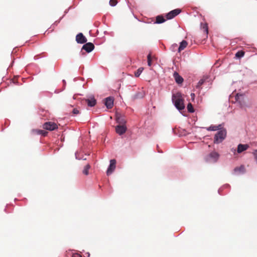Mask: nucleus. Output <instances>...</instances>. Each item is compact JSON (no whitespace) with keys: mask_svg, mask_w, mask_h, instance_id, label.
Returning <instances> with one entry per match:
<instances>
[{"mask_svg":"<svg viewBox=\"0 0 257 257\" xmlns=\"http://www.w3.org/2000/svg\"><path fill=\"white\" fill-rule=\"evenodd\" d=\"M172 101L174 105L179 111L185 108L184 100L182 98L181 93L177 92L176 94H173L172 96Z\"/></svg>","mask_w":257,"mask_h":257,"instance_id":"1","label":"nucleus"},{"mask_svg":"<svg viewBox=\"0 0 257 257\" xmlns=\"http://www.w3.org/2000/svg\"><path fill=\"white\" fill-rule=\"evenodd\" d=\"M226 134L227 131L225 128H223V130L218 131L214 136V143L218 144L222 143L225 139Z\"/></svg>","mask_w":257,"mask_h":257,"instance_id":"2","label":"nucleus"},{"mask_svg":"<svg viewBox=\"0 0 257 257\" xmlns=\"http://www.w3.org/2000/svg\"><path fill=\"white\" fill-rule=\"evenodd\" d=\"M235 99L236 102H238L239 104L240 107L241 108H244L245 107H249V105L246 102V99L245 96L242 94L237 93L235 96Z\"/></svg>","mask_w":257,"mask_h":257,"instance_id":"3","label":"nucleus"},{"mask_svg":"<svg viewBox=\"0 0 257 257\" xmlns=\"http://www.w3.org/2000/svg\"><path fill=\"white\" fill-rule=\"evenodd\" d=\"M219 157V155L218 153L212 152L205 157L204 160L207 163H214L217 162Z\"/></svg>","mask_w":257,"mask_h":257,"instance_id":"4","label":"nucleus"},{"mask_svg":"<svg viewBox=\"0 0 257 257\" xmlns=\"http://www.w3.org/2000/svg\"><path fill=\"white\" fill-rule=\"evenodd\" d=\"M43 128L50 131H54L58 128L57 124L54 122L47 121L43 125Z\"/></svg>","mask_w":257,"mask_h":257,"instance_id":"5","label":"nucleus"},{"mask_svg":"<svg viewBox=\"0 0 257 257\" xmlns=\"http://www.w3.org/2000/svg\"><path fill=\"white\" fill-rule=\"evenodd\" d=\"M181 12V10L180 9H176L172 10L166 14V19L167 20H171L180 14Z\"/></svg>","mask_w":257,"mask_h":257,"instance_id":"6","label":"nucleus"},{"mask_svg":"<svg viewBox=\"0 0 257 257\" xmlns=\"http://www.w3.org/2000/svg\"><path fill=\"white\" fill-rule=\"evenodd\" d=\"M116 167V160L115 159H111L109 162V165L106 171V174L107 176L111 174L114 171Z\"/></svg>","mask_w":257,"mask_h":257,"instance_id":"7","label":"nucleus"},{"mask_svg":"<svg viewBox=\"0 0 257 257\" xmlns=\"http://www.w3.org/2000/svg\"><path fill=\"white\" fill-rule=\"evenodd\" d=\"M115 119L116 122L119 124H125L126 122L125 116L119 112L115 113Z\"/></svg>","mask_w":257,"mask_h":257,"instance_id":"8","label":"nucleus"},{"mask_svg":"<svg viewBox=\"0 0 257 257\" xmlns=\"http://www.w3.org/2000/svg\"><path fill=\"white\" fill-rule=\"evenodd\" d=\"M94 49V45L92 43L88 42L85 43L81 48V51L82 50H85L87 53H90L92 52Z\"/></svg>","mask_w":257,"mask_h":257,"instance_id":"9","label":"nucleus"},{"mask_svg":"<svg viewBox=\"0 0 257 257\" xmlns=\"http://www.w3.org/2000/svg\"><path fill=\"white\" fill-rule=\"evenodd\" d=\"M126 130L127 127L125 124H119L115 126V132L120 136L124 134Z\"/></svg>","mask_w":257,"mask_h":257,"instance_id":"10","label":"nucleus"},{"mask_svg":"<svg viewBox=\"0 0 257 257\" xmlns=\"http://www.w3.org/2000/svg\"><path fill=\"white\" fill-rule=\"evenodd\" d=\"M76 41L78 44H84L87 42V39L82 33H79L76 36Z\"/></svg>","mask_w":257,"mask_h":257,"instance_id":"11","label":"nucleus"},{"mask_svg":"<svg viewBox=\"0 0 257 257\" xmlns=\"http://www.w3.org/2000/svg\"><path fill=\"white\" fill-rule=\"evenodd\" d=\"M105 105L108 109H110L113 105L114 99L112 97H107L105 99Z\"/></svg>","mask_w":257,"mask_h":257,"instance_id":"12","label":"nucleus"},{"mask_svg":"<svg viewBox=\"0 0 257 257\" xmlns=\"http://www.w3.org/2000/svg\"><path fill=\"white\" fill-rule=\"evenodd\" d=\"M249 148V145L247 144H239L237 146V152L240 154L244 151H246Z\"/></svg>","mask_w":257,"mask_h":257,"instance_id":"13","label":"nucleus"},{"mask_svg":"<svg viewBox=\"0 0 257 257\" xmlns=\"http://www.w3.org/2000/svg\"><path fill=\"white\" fill-rule=\"evenodd\" d=\"M173 76L177 83L180 84L183 83L184 79L183 77L181 75H180L177 72L175 71L174 72Z\"/></svg>","mask_w":257,"mask_h":257,"instance_id":"14","label":"nucleus"},{"mask_svg":"<svg viewBox=\"0 0 257 257\" xmlns=\"http://www.w3.org/2000/svg\"><path fill=\"white\" fill-rule=\"evenodd\" d=\"M86 101L87 103L88 106L89 107H93L96 104V100L93 96L91 97L90 98L87 99Z\"/></svg>","mask_w":257,"mask_h":257,"instance_id":"15","label":"nucleus"},{"mask_svg":"<svg viewBox=\"0 0 257 257\" xmlns=\"http://www.w3.org/2000/svg\"><path fill=\"white\" fill-rule=\"evenodd\" d=\"M166 20L162 15H158L156 17V21L154 22V24H160L164 23Z\"/></svg>","mask_w":257,"mask_h":257,"instance_id":"16","label":"nucleus"},{"mask_svg":"<svg viewBox=\"0 0 257 257\" xmlns=\"http://www.w3.org/2000/svg\"><path fill=\"white\" fill-rule=\"evenodd\" d=\"M187 42L185 40H183L180 43V45L178 47V52H180L184 50L187 46Z\"/></svg>","mask_w":257,"mask_h":257,"instance_id":"17","label":"nucleus"},{"mask_svg":"<svg viewBox=\"0 0 257 257\" xmlns=\"http://www.w3.org/2000/svg\"><path fill=\"white\" fill-rule=\"evenodd\" d=\"M244 172V167L243 166H240L238 167H235L233 169V172L234 174H238L239 173H243Z\"/></svg>","mask_w":257,"mask_h":257,"instance_id":"18","label":"nucleus"},{"mask_svg":"<svg viewBox=\"0 0 257 257\" xmlns=\"http://www.w3.org/2000/svg\"><path fill=\"white\" fill-rule=\"evenodd\" d=\"M144 96V93L143 92H138L133 97V99H140L143 98Z\"/></svg>","mask_w":257,"mask_h":257,"instance_id":"19","label":"nucleus"},{"mask_svg":"<svg viewBox=\"0 0 257 257\" xmlns=\"http://www.w3.org/2000/svg\"><path fill=\"white\" fill-rule=\"evenodd\" d=\"M205 81V79H203V78L201 79L198 81V82L197 83V85L196 86V88L200 90L201 89V85L204 84Z\"/></svg>","mask_w":257,"mask_h":257,"instance_id":"20","label":"nucleus"},{"mask_svg":"<svg viewBox=\"0 0 257 257\" xmlns=\"http://www.w3.org/2000/svg\"><path fill=\"white\" fill-rule=\"evenodd\" d=\"M230 188V185L228 184H226L224 185H223L222 187H221L218 190V193L220 195H223L222 193H221V191L224 189H226V188Z\"/></svg>","mask_w":257,"mask_h":257,"instance_id":"21","label":"nucleus"},{"mask_svg":"<svg viewBox=\"0 0 257 257\" xmlns=\"http://www.w3.org/2000/svg\"><path fill=\"white\" fill-rule=\"evenodd\" d=\"M187 109L189 112L193 113L195 111L194 107L191 103H189L187 105Z\"/></svg>","mask_w":257,"mask_h":257,"instance_id":"22","label":"nucleus"},{"mask_svg":"<svg viewBox=\"0 0 257 257\" xmlns=\"http://www.w3.org/2000/svg\"><path fill=\"white\" fill-rule=\"evenodd\" d=\"M178 46L176 43L173 44L170 47V50L173 52L178 51Z\"/></svg>","mask_w":257,"mask_h":257,"instance_id":"23","label":"nucleus"},{"mask_svg":"<svg viewBox=\"0 0 257 257\" xmlns=\"http://www.w3.org/2000/svg\"><path fill=\"white\" fill-rule=\"evenodd\" d=\"M90 165H89V164H87V165H86L84 167V169H83V173L84 174H85V175H88V173H88V171H89V169H90Z\"/></svg>","mask_w":257,"mask_h":257,"instance_id":"24","label":"nucleus"},{"mask_svg":"<svg viewBox=\"0 0 257 257\" xmlns=\"http://www.w3.org/2000/svg\"><path fill=\"white\" fill-rule=\"evenodd\" d=\"M144 70V68L143 67H140L137 71L135 73V76L136 77H138L140 76L141 73H142L143 71Z\"/></svg>","mask_w":257,"mask_h":257,"instance_id":"25","label":"nucleus"},{"mask_svg":"<svg viewBox=\"0 0 257 257\" xmlns=\"http://www.w3.org/2000/svg\"><path fill=\"white\" fill-rule=\"evenodd\" d=\"M37 134L42 136H46L48 133L45 130H39L36 131Z\"/></svg>","mask_w":257,"mask_h":257,"instance_id":"26","label":"nucleus"},{"mask_svg":"<svg viewBox=\"0 0 257 257\" xmlns=\"http://www.w3.org/2000/svg\"><path fill=\"white\" fill-rule=\"evenodd\" d=\"M244 55V53L243 51H238L235 54V57L237 58H241L243 57Z\"/></svg>","mask_w":257,"mask_h":257,"instance_id":"27","label":"nucleus"},{"mask_svg":"<svg viewBox=\"0 0 257 257\" xmlns=\"http://www.w3.org/2000/svg\"><path fill=\"white\" fill-rule=\"evenodd\" d=\"M202 29L205 32L206 37H207L208 33V26L206 23L203 24L202 27Z\"/></svg>","mask_w":257,"mask_h":257,"instance_id":"28","label":"nucleus"},{"mask_svg":"<svg viewBox=\"0 0 257 257\" xmlns=\"http://www.w3.org/2000/svg\"><path fill=\"white\" fill-rule=\"evenodd\" d=\"M147 63H148V65L149 66H151V65H152V59H151V56L150 54H149L148 56H147Z\"/></svg>","mask_w":257,"mask_h":257,"instance_id":"29","label":"nucleus"},{"mask_svg":"<svg viewBox=\"0 0 257 257\" xmlns=\"http://www.w3.org/2000/svg\"><path fill=\"white\" fill-rule=\"evenodd\" d=\"M109 3L111 7H114L116 5L117 2L116 0H110Z\"/></svg>","mask_w":257,"mask_h":257,"instance_id":"30","label":"nucleus"},{"mask_svg":"<svg viewBox=\"0 0 257 257\" xmlns=\"http://www.w3.org/2000/svg\"><path fill=\"white\" fill-rule=\"evenodd\" d=\"M64 16H63L61 18H60V19L58 21H56L51 26V28H53V29L54 28L55 26H57L60 22L61 19L63 18Z\"/></svg>","mask_w":257,"mask_h":257,"instance_id":"31","label":"nucleus"},{"mask_svg":"<svg viewBox=\"0 0 257 257\" xmlns=\"http://www.w3.org/2000/svg\"><path fill=\"white\" fill-rule=\"evenodd\" d=\"M207 130L210 131H215L217 130V128H216V125H211L207 128Z\"/></svg>","mask_w":257,"mask_h":257,"instance_id":"32","label":"nucleus"},{"mask_svg":"<svg viewBox=\"0 0 257 257\" xmlns=\"http://www.w3.org/2000/svg\"><path fill=\"white\" fill-rule=\"evenodd\" d=\"M75 158L77 160H86V158H84L83 157H82L81 158H78V154L77 152H76L75 153Z\"/></svg>","mask_w":257,"mask_h":257,"instance_id":"33","label":"nucleus"},{"mask_svg":"<svg viewBox=\"0 0 257 257\" xmlns=\"http://www.w3.org/2000/svg\"><path fill=\"white\" fill-rule=\"evenodd\" d=\"M216 128H217V130L218 131L221 130H223V128H224L223 127H222V124H218L217 125H216Z\"/></svg>","mask_w":257,"mask_h":257,"instance_id":"34","label":"nucleus"},{"mask_svg":"<svg viewBox=\"0 0 257 257\" xmlns=\"http://www.w3.org/2000/svg\"><path fill=\"white\" fill-rule=\"evenodd\" d=\"M253 155L257 163V149L254 151L253 152Z\"/></svg>","mask_w":257,"mask_h":257,"instance_id":"35","label":"nucleus"},{"mask_svg":"<svg viewBox=\"0 0 257 257\" xmlns=\"http://www.w3.org/2000/svg\"><path fill=\"white\" fill-rule=\"evenodd\" d=\"M72 112L74 114H77L79 113V111L76 108L73 109Z\"/></svg>","mask_w":257,"mask_h":257,"instance_id":"36","label":"nucleus"},{"mask_svg":"<svg viewBox=\"0 0 257 257\" xmlns=\"http://www.w3.org/2000/svg\"><path fill=\"white\" fill-rule=\"evenodd\" d=\"M195 95L194 93H191V99L193 101L195 99Z\"/></svg>","mask_w":257,"mask_h":257,"instance_id":"37","label":"nucleus"},{"mask_svg":"<svg viewBox=\"0 0 257 257\" xmlns=\"http://www.w3.org/2000/svg\"><path fill=\"white\" fill-rule=\"evenodd\" d=\"M72 257H82L81 255L78 253H74L72 255Z\"/></svg>","mask_w":257,"mask_h":257,"instance_id":"38","label":"nucleus"},{"mask_svg":"<svg viewBox=\"0 0 257 257\" xmlns=\"http://www.w3.org/2000/svg\"><path fill=\"white\" fill-rule=\"evenodd\" d=\"M62 81H63V83L64 84V85H65L66 84V81H65V80L63 79L62 80Z\"/></svg>","mask_w":257,"mask_h":257,"instance_id":"39","label":"nucleus"},{"mask_svg":"<svg viewBox=\"0 0 257 257\" xmlns=\"http://www.w3.org/2000/svg\"><path fill=\"white\" fill-rule=\"evenodd\" d=\"M87 255H88V256L89 257V256H90V254H89V252H87Z\"/></svg>","mask_w":257,"mask_h":257,"instance_id":"40","label":"nucleus"},{"mask_svg":"<svg viewBox=\"0 0 257 257\" xmlns=\"http://www.w3.org/2000/svg\"><path fill=\"white\" fill-rule=\"evenodd\" d=\"M66 13H67V10H66V11H65V14H66Z\"/></svg>","mask_w":257,"mask_h":257,"instance_id":"41","label":"nucleus"},{"mask_svg":"<svg viewBox=\"0 0 257 257\" xmlns=\"http://www.w3.org/2000/svg\"><path fill=\"white\" fill-rule=\"evenodd\" d=\"M158 152H159V153H162V151H158Z\"/></svg>","mask_w":257,"mask_h":257,"instance_id":"42","label":"nucleus"}]
</instances>
